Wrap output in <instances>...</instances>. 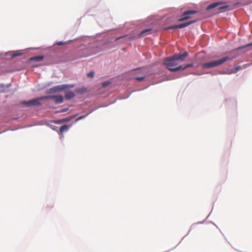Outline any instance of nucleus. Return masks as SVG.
<instances>
[{"label": "nucleus", "instance_id": "f257e3e1", "mask_svg": "<svg viewBox=\"0 0 252 252\" xmlns=\"http://www.w3.org/2000/svg\"><path fill=\"white\" fill-rule=\"evenodd\" d=\"M236 56H225L220 60L213 61L208 63H204L202 64V67L204 68H211L212 67L218 66L225 62L231 61L235 58Z\"/></svg>", "mask_w": 252, "mask_h": 252}, {"label": "nucleus", "instance_id": "f03ea898", "mask_svg": "<svg viewBox=\"0 0 252 252\" xmlns=\"http://www.w3.org/2000/svg\"><path fill=\"white\" fill-rule=\"evenodd\" d=\"M164 64L168 69L172 72L181 70L182 65H179L178 61L174 58L173 56L166 58L164 60Z\"/></svg>", "mask_w": 252, "mask_h": 252}, {"label": "nucleus", "instance_id": "7ed1b4c3", "mask_svg": "<svg viewBox=\"0 0 252 252\" xmlns=\"http://www.w3.org/2000/svg\"><path fill=\"white\" fill-rule=\"evenodd\" d=\"M48 96H41L36 98L32 99L29 101H23L22 103L27 106H39L41 104V101L48 99Z\"/></svg>", "mask_w": 252, "mask_h": 252}, {"label": "nucleus", "instance_id": "20e7f679", "mask_svg": "<svg viewBox=\"0 0 252 252\" xmlns=\"http://www.w3.org/2000/svg\"><path fill=\"white\" fill-rule=\"evenodd\" d=\"M228 7V5L226 4L225 3L222 2H217L209 5L207 6V9L209 10L214 8L218 7V9L220 10V11L222 12L225 11V10L227 9Z\"/></svg>", "mask_w": 252, "mask_h": 252}, {"label": "nucleus", "instance_id": "39448f33", "mask_svg": "<svg viewBox=\"0 0 252 252\" xmlns=\"http://www.w3.org/2000/svg\"><path fill=\"white\" fill-rule=\"evenodd\" d=\"M73 87L74 85H62L52 88L51 89V91L53 93L59 92L65 89L72 88Z\"/></svg>", "mask_w": 252, "mask_h": 252}, {"label": "nucleus", "instance_id": "423d86ee", "mask_svg": "<svg viewBox=\"0 0 252 252\" xmlns=\"http://www.w3.org/2000/svg\"><path fill=\"white\" fill-rule=\"evenodd\" d=\"M197 13L196 10H188L185 11L181 15V18L179 19V21H184L190 18V15Z\"/></svg>", "mask_w": 252, "mask_h": 252}, {"label": "nucleus", "instance_id": "0eeeda50", "mask_svg": "<svg viewBox=\"0 0 252 252\" xmlns=\"http://www.w3.org/2000/svg\"><path fill=\"white\" fill-rule=\"evenodd\" d=\"M196 22V20H193V21H189V22H186V23H182V24H179V25H174V26H169L167 28H166V30H169V29H177V28H180V29H182V28H183L184 27H186L194 22Z\"/></svg>", "mask_w": 252, "mask_h": 252}, {"label": "nucleus", "instance_id": "6e6552de", "mask_svg": "<svg viewBox=\"0 0 252 252\" xmlns=\"http://www.w3.org/2000/svg\"><path fill=\"white\" fill-rule=\"evenodd\" d=\"M174 58L177 61H180L183 62L185 60V58L189 56V54L187 52H185L182 54H175L173 55Z\"/></svg>", "mask_w": 252, "mask_h": 252}, {"label": "nucleus", "instance_id": "1a4fd4ad", "mask_svg": "<svg viewBox=\"0 0 252 252\" xmlns=\"http://www.w3.org/2000/svg\"><path fill=\"white\" fill-rule=\"evenodd\" d=\"M48 96L49 97L48 99H54L55 102L56 103H60L63 102V97L61 95H56Z\"/></svg>", "mask_w": 252, "mask_h": 252}, {"label": "nucleus", "instance_id": "9d476101", "mask_svg": "<svg viewBox=\"0 0 252 252\" xmlns=\"http://www.w3.org/2000/svg\"><path fill=\"white\" fill-rule=\"evenodd\" d=\"M152 30L151 29H147L145 30H143L140 32V33L138 35V37H142L146 35L152 33Z\"/></svg>", "mask_w": 252, "mask_h": 252}, {"label": "nucleus", "instance_id": "9b49d317", "mask_svg": "<svg viewBox=\"0 0 252 252\" xmlns=\"http://www.w3.org/2000/svg\"><path fill=\"white\" fill-rule=\"evenodd\" d=\"M137 73L142 75L140 77H135V79L138 81H142L145 78V73L143 72V70H139L137 71Z\"/></svg>", "mask_w": 252, "mask_h": 252}, {"label": "nucleus", "instance_id": "f8f14e48", "mask_svg": "<svg viewBox=\"0 0 252 252\" xmlns=\"http://www.w3.org/2000/svg\"><path fill=\"white\" fill-rule=\"evenodd\" d=\"M75 96L74 93L72 91H68L65 93V97L67 99H71Z\"/></svg>", "mask_w": 252, "mask_h": 252}, {"label": "nucleus", "instance_id": "ddd939ff", "mask_svg": "<svg viewBox=\"0 0 252 252\" xmlns=\"http://www.w3.org/2000/svg\"><path fill=\"white\" fill-rule=\"evenodd\" d=\"M44 59V57L43 56H38L32 57L30 58V61H36L38 62L43 60Z\"/></svg>", "mask_w": 252, "mask_h": 252}, {"label": "nucleus", "instance_id": "4468645a", "mask_svg": "<svg viewBox=\"0 0 252 252\" xmlns=\"http://www.w3.org/2000/svg\"><path fill=\"white\" fill-rule=\"evenodd\" d=\"M68 126L66 125L62 126L60 128V133L62 134L64 131L67 130Z\"/></svg>", "mask_w": 252, "mask_h": 252}, {"label": "nucleus", "instance_id": "2eb2a0df", "mask_svg": "<svg viewBox=\"0 0 252 252\" xmlns=\"http://www.w3.org/2000/svg\"><path fill=\"white\" fill-rule=\"evenodd\" d=\"M193 65H194V64L192 63H188V64H186L185 66H182V68L181 70H183L186 69L188 67H193Z\"/></svg>", "mask_w": 252, "mask_h": 252}, {"label": "nucleus", "instance_id": "dca6fc26", "mask_svg": "<svg viewBox=\"0 0 252 252\" xmlns=\"http://www.w3.org/2000/svg\"><path fill=\"white\" fill-rule=\"evenodd\" d=\"M241 68L240 66H237L236 68L231 69L230 73H236L237 71H238Z\"/></svg>", "mask_w": 252, "mask_h": 252}, {"label": "nucleus", "instance_id": "f3484780", "mask_svg": "<svg viewBox=\"0 0 252 252\" xmlns=\"http://www.w3.org/2000/svg\"><path fill=\"white\" fill-rule=\"evenodd\" d=\"M22 55V54H21V53H19L18 52H15V53H14L12 54L11 55V57H12V58H14V57H17V56H20V55Z\"/></svg>", "mask_w": 252, "mask_h": 252}, {"label": "nucleus", "instance_id": "a211bd4d", "mask_svg": "<svg viewBox=\"0 0 252 252\" xmlns=\"http://www.w3.org/2000/svg\"><path fill=\"white\" fill-rule=\"evenodd\" d=\"M87 76L88 77L93 78L94 76V72L91 71L87 74Z\"/></svg>", "mask_w": 252, "mask_h": 252}, {"label": "nucleus", "instance_id": "6ab92c4d", "mask_svg": "<svg viewBox=\"0 0 252 252\" xmlns=\"http://www.w3.org/2000/svg\"><path fill=\"white\" fill-rule=\"evenodd\" d=\"M252 43H249V44H247L246 45H245L244 46H242V47H238L237 48V50L242 49H243V48H244L245 47L250 46H252Z\"/></svg>", "mask_w": 252, "mask_h": 252}, {"label": "nucleus", "instance_id": "aec40b11", "mask_svg": "<svg viewBox=\"0 0 252 252\" xmlns=\"http://www.w3.org/2000/svg\"><path fill=\"white\" fill-rule=\"evenodd\" d=\"M110 84V82L109 81H106L102 83V86L103 87H105L107 86H108Z\"/></svg>", "mask_w": 252, "mask_h": 252}, {"label": "nucleus", "instance_id": "412c9836", "mask_svg": "<svg viewBox=\"0 0 252 252\" xmlns=\"http://www.w3.org/2000/svg\"><path fill=\"white\" fill-rule=\"evenodd\" d=\"M76 91L79 93H83V92L86 91V89H78V90H77Z\"/></svg>", "mask_w": 252, "mask_h": 252}, {"label": "nucleus", "instance_id": "4be33fe9", "mask_svg": "<svg viewBox=\"0 0 252 252\" xmlns=\"http://www.w3.org/2000/svg\"><path fill=\"white\" fill-rule=\"evenodd\" d=\"M87 115H88V114H87V115H85V116H80V117H79L76 119V121H78V120H80L82 119H83V118H85Z\"/></svg>", "mask_w": 252, "mask_h": 252}, {"label": "nucleus", "instance_id": "5701e85b", "mask_svg": "<svg viewBox=\"0 0 252 252\" xmlns=\"http://www.w3.org/2000/svg\"><path fill=\"white\" fill-rule=\"evenodd\" d=\"M58 45H62L63 44V43L62 41H60L57 43Z\"/></svg>", "mask_w": 252, "mask_h": 252}, {"label": "nucleus", "instance_id": "b1692460", "mask_svg": "<svg viewBox=\"0 0 252 252\" xmlns=\"http://www.w3.org/2000/svg\"><path fill=\"white\" fill-rule=\"evenodd\" d=\"M67 109H68V108H67V109H64L62 110L61 111V112H65V111H66Z\"/></svg>", "mask_w": 252, "mask_h": 252}, {"label": "nucleus", "instance_id": "393cba45", "mask_svg": "<svg viewBox=\"0 0 252 252\" xmlns=\"http://www.w3.org/2000/svg\"><path fill=\"white\" fill-rule=\"evenodd\" d=\"M193 74H195V75H199L200 74L199 73H194Z\"/></svg>", "mask_w": 252, "mask_h": 252}]
</instances>
